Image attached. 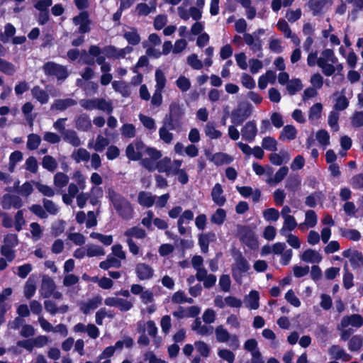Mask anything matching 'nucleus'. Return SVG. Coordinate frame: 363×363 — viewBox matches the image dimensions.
Masks as SVG:
<instances>
[{"label": "nucleus", "instance_id": "nucleus-49", "mask_svg": "<svg viewBox=\"0 0 363 363\" xmlns=\"http://www.w3.org/2000/svg\"><path fill=\"white\" fill-rule=\"evenodd\" d=\"M68 182V176L62 172H58L54 177V184L57 188L62 189L66 186Z\"/></svg>", "mask_w": 363, "mask_h": 363}, {"label": "nucleus", "instance_id": "nucleus-59", "mask_svg": "<svg viewBox=\"0 0 363 363\" xmlns=\"http://www.w3.org/2000/svg\"><path fill=\"white\" fill-rule=\"evenodd\" d=\"M123 136L128 138H133L135 136L136 130L135 125L130 123L124 124L121 129Z\"/></svg>", "mask_w": 363, "mask_h": 363}, {"label": "nucleus", "instance_id": "nucleus-23", "mask_svg": "<svg viewBox=\"0 0 363 363\" xmlns=\"http://www.w3.org/2000/svg\"><path fill=\"white\" fill-rule=\"evenodd\" d=\"M297 129L291 125H285L279 135V140L284 142H289L294 140L297 135Z\"/></svg>", "mask_w": 363, "mask_h": 363}, {"label": "nucleus", "instance_id": "nucleus-5", "mask_svg": "<svg viewBox=\"0 0 363 363\" xmlns=\"http://www.w3.org/2000/svg\"><path fill=\"white\" fill-rule=\"evenodd\" d=\"M238 234L242 242L251 249H256L258 247L257 237L253 230L249 227L245 226L240 228Z\"/></svg>", "mask_w": 363, "mask_h": 363}, {"label": "nucleus", "instance_id": "nucleus-63", "mask_svg": "<svg viewBox=\"0 0 363 363\" xmlns=\"http://www.w3.org/2000/svg\"><path fill=\"white\" fill-rule=\"evenodd\" d=\"M30 228L33 240L34 241L40 240L43 234L41 226L37 223H31L30 224Z\"/></svg>", "mask_w": 363, "mask_h": 363}, {"label": "nucleus", "instance_id": "nucleus-34", "mask_svg": "<svg viewBox=\"0 0 363 363\" xmlns=\"http://www.w3.org/2000/svg\"><path fill=\"white\" fill-rule=\"evenodd\" d=\"M71 157L77 163H79L87 162L90 159V154L86 149L79 148L73 151Z\"/></svg>", "mask_w": 363, "mask_h": 363}, {"label": "nucleus", "instance_id": "nucleus-46", "mask_svg": "<svg viewBox=\"0 0 363 363\" xmlns=\"http://www.w3.org/2000/svg\"><path fill=\"white\" fill-rule=\"evenodd\" d=\"M348 48L349 47H340V52L347 58L350 67H354L357 63V56L353 52L347 50Z\"/></svg>", "mask_w": 363, "mask_h": 363}, {"label": "nucleus", "instance_id": "nucleus-41", "mask_svg": "<svg viewBox=\"0 0 363 363\" xmlns=\"http://www.w3.org/2000/svg\"><path fill=\"white\" fill-rule=\"evenodd\" d=\"M124 235L128 239L129 238L133 240V238L137 239H143L145 238V231L138 227H133L125 231Z\"/></svg>", "mask_w": 363, "mask_h": 363}, {"label": "nucleus", "instance_id": "nucleus-31", "mask_svg": "<svg viewBox=\"0 0 363 363\" xmlns=\"http://www.w3.org/2000/svg\"><path fill=\"white\" fill-rule=\"evenodd\" d=\"M329 0H309L308 6L312 11V14L319 16L323 13V10Z\"/></svg>", "mask_w": 363, "mask_h": 363}, {"label": "nucleus", "instance_id": "nucleus-53", "mask_svg": "<svg viewBox=\"0 0 363 363\" xmlns=\"http://www.w3.org/2000/svg\"><path fill=\"white\" fill-rule=\"evenodd\" d=\"M264 218L267 221H277L279 218V212L274 208H269L262 213Z\"/></svg>", "mask_w": 363, "mask_h": 363}, {"label": "nucleus", "instance_id": "nucleus-51", "mask_svg": "<svg viewBox=\"0 0 363 363\" xmlns=\"http://www.w3.org/2000/svg\"><path fill=\"white\" fill-rule=\"evenodd\" d=\"M218 357L228 363H233L235 359V354L228 349H218Z\"/></svg>", "mask_w": 363, "mask_h": 363}, {"label": "nucleus", "instance_id": "nucleus-11", "mask_svg": "<svg viewBox=\"0 0 363 363\" xmlns=\"http://www.w3.org/2000/svg\"><path fill=\"white\" fill-rule=\"evenodd\" d=\"M211 199L218 206H223L226 203V197L222 185L216 183L211 191Z\"/></svg>", "mask_w": 363, "mask_h": 363}, {"label": "nucleus", "instance_id": "nucleus-6", "mask_svg": "<svg viewBox=\"0 0 363 363\" xmlns=\"http://www.w3.org/2000/svg\"><path fill=\"white\" fill-rule=\"evenodd\" d=\"M46 74L55 76L58 80L65 79L68 76L66 68L52 62L46 63L43 67Z\"/></svg>", "mask_w": 363, "mask_h": 363}, {"label": "nucleus", "instance_id": "nucleus-35", "mask_svg": "<svg viewBox=\"0 0 363 363\" xmlns=\"http://www.w3.org/2000/svg\"><path fill=\"white\" fill-rule=\"evenodd\" d=\"M155 201V196L150 192L142 191L138 195V202L145 207H151Z\"/></svg>", "mask_w": 363, "mask_h": 363}, {"label": "nucleus", "instance_id": "nucleus-14", "mask_svg": "<svg viewBox=\"0 0 363 363\" xmlns=\"http://www.w3.org/2000/svg\"><path fill=\"white\" fill-rule=\"evenodd\" d=\"M300 259L306 263L318 264L321 262L323 257L317 250L308 248L302 252Z\"/></svg>", "mask_w": 363, "mask_h": 363}, {"label": "nucleus", "instance_id": "nucleus-3", "mask_svg": "<svg viewBox=\"0 0 363 363\" xmlns=\"http://www.w3.org/2000/svg\"><path fill=\"white\" fill-rule=\"evenodd\" d=\"M216 340L218 342H228V345L234 350L240 347L238 337L236 335H231L223 325H218L215 329Z\"/></svg>", "mask_w": 363, "mask_h": 363}, {"label": "nucleus", "instance_id": "nucleus-25", "mask_svg": "<svg viewBox=\"0 0 363 363\" xmlns=\"http://www.w3.org/2000/svg\"><path fill=\"white\" fill-rule=\"evenodd\" d=\"M191 329L195 331L198 335L206 336L213 333V328L212 326H208L201 323L199 318H196L191 326Z\"/></svg>", "mask_w": 363, "mask_h": 363}, {"label": "nucleus", "instance_id": "nucleus-12", "mask_svg": "<svg viewBox=\"0 0 363 363\" xmlns=\"http://www.w3.org/2000/svg\"><path fill=\"white\" fill-rule=\"evenodd\" d=\"M23 204V201L18 196L5 194L1 199V206L4 209L19 208Z\"/></svg>", "mask_w": 363, "mask_h": 363}, {"label": "nucleus", "instance_id": "nucleus-37", "mask_svg": "<svg viewBox=\"0 0 363 363\" xmlns=\"http://www.w3.org/2000/svg\"><path fill=\"white\" fill-rule=\"evenodd\" d=\"M250 113L247 110L238 109L232 113V123L235 125H240L245 119H247Z\"/></svg>", "mask_w": 363, "mask_h": 363}, {"label": "nucleus", "instance_id": "nucleus-52", "mask_svg": "<svg viewBox=\"0 0 363 363\" xmlns=\"http://www.w3.org/2000/svg\"><path fill=\"white\" fill-rule=\"evenodd\" d=\"M244 347L252 353V357L260 356V352L257 350V342L255 339L247 340L245 342Z\"/></svg>", "mask_w": 363, "mask_h": 363}, {"label": "nucleus", "instance_id": "nucleus-22", "mask_svg": "<svg viewBox=\"0 0 363 363\" xmlns=\"http://www.w3.org/2000/svg\"><path fill=\"white\" fill-rule=\"evenodd\" d=\"M55 289L56 286L54 281L50 277H44L40 289V294L43 298H48L52 296Z\"/></svg>", "mask_w": 363, "mask_h": 363}, {"label": "nucleus", "instance_id": "nucleus-48", "mask_svg": "<svg viewBox=\"0 0 363 363\" xmlns=\"http://www.w3.org/2000/svg\"><path fill=\"white\" fill-rule=\"evenodd\" d=\"M23 160V154L21 151L16 150L12 152L9 157V170L13 172L16 164Z\"/></svg>", "mask_w": 363, "mask_h": 363}, {"label": "nucleus", "instance_id": "nucleus-39", "mask_svg": "<svg viewBox=\"0 0 363 363\" xmlns=\"http://www.w3.org/2000/svg\"><path fill=\"white\" fill-rule=\"evenodd\" d=\"M62 136L65 141L67 142L73 146L78 147L82 144L77 133L74 130H67L63 133Z\"/></svg>", "mask_w": 363, "mask_h": 363}, {"label": "nucleus", "instance_id": "nucleus-56", "mask_svg": "<svg viewBox=\"0 0 363 363\" xmlns=\"http://www.w3.org/2000/svg\"><path fill=\"white\" fill-rule=\"evenodd\" d=\"M301 184V179L298 176H290L286 182V188L290 191H296Z\"/></svg>", "mask_w": 363, "mask_h": 363}, {"label": "nucleus", "instance_id": "nucleus-38", "mask_svg": "<svg viewBox=\"0 0 363 363\" xmlns=\"http://www.w3.org/2000/svg\"><path fill=\"white\" fill-rule=\"evenodd\" d=\"M123 37L130 45H138L140 42V35L134 28H132L130 31L125 32Z\"/></svg>", "mask_w": 363, "mask_h": 363}, {"label": "nucleus", "instance_id": "nucleus-19", "mask_svg": "<svg viewBox=\"0 0 363 363\" xmlns=\"http://www.w3.org/2000/svg\"><path fill=\"white\" fill-rule=\"evenodd\" d=\"M342 256L350 259L353 267H363V255L357 250H347L342 252Z\"/></svg>", "mask_w": 363, "mask_h": 363}, {"label": "nucleus", "instance_id": "nucleus-50", "mask_svg": "<svg viewBox=\"0 0 363 363\" xmlns=\"http://www.w3.org/2000/svg\"><path fill=\"white\" fill-rule=\"evenodd\" d=\"M155 89L162 91L165 86L167 79L164 73L160 69H157L155 72Z\"/></svg>", "mask_w": 363, "mask_h": 363}, {"label": "nucleus", "instance_id": "nucleus-40", "mask_svg": "<svg viewBox=\"0 0 363 363\" xmlns=\"http://www.w3.org/2000/svg\"><path fill=\"white\" fill-rule=\"evenodd\" d=\"M303 88V84L299 79H292L288 82L286 89L290 95H294Z\"/></svg>", "mask_w": 363, "mask_h": 363}, {"label": "nucleus", "instance_id": "nucleus-26", "mask_svg": "<svg viewBox=\"0 0 363 363\" xmlns=\"http://www.w3.org/2000/svg\"><path fill=\"white\" fill-rule=\"evenodd\" d=\"M215 240L216 234L214 233L209 232L199 235V243L201 251L204 253L207 252L208 250V245L210 242H213Z\"/></svg>", "mask_w": 363, "mask_h": 363}, {"label": "nucleus", "instance_id": "nucleus-62", "mask_svg": "<svg viewBox=\"0 0 363 363\" xmlns=\"http://www.w3.org/2000/svg\"><path fill=\"white\" fill-rule=\"evenodd\" d=\"M363 343V339L358 335L353 336L348 344V348L350 351L359 350Z\"/></svg>", "mask_w": 363, "mask_h": 363}, {"label": "nucleus", "instance_id": "nucleus-13", "mask_svg": "<svg viewBox=\"0 0 363 363\" xmlns=\"http://www.w3.org/2000/svg\"><path fill=\"white\" fill-rule=\"evenodd\" d=\"M328 354L333 359H340L343 362L351 360L352 356L338 345H333L328 349Z\"/></svg>", "mask_w": 363, "mask_h": 363}, {"label": "nucleus", "instance_id": "nucleus-42", "mask_svg": "<svg viewBox=\"0 0 363 363\" xmlns=\"http://www.w3.org/2000/svg\"><path fill=\"white\" fill-rule=\"evenodd\" d=\"M204 133L211 139H218L221 137L222 133L216 128L213 123H207L204 128Z\"/></svg>", "mask_w": 363, "mask_h": 363}, {"label": "nucleus", "instance_id": "nucleus-55", "mask_svg": "<svg viewBox=\"0 0 363 363\" xmlns=\"http://www.w3.org/2000/svg\"><path fill=\"white\" fill-rule=\"evenodd\" d=\"M323 106L320 103H316L310 108L309 119L311 121H316L321 116Z\"/></svg>", "mask_w": 363, "mask_h": 363}, {"label": "nucleus", "instance_id": "nucleus-57", "mask_svg": "<svg viewBox=\"0 0 363 363\" xmlns=\"http://www.w3.org/2000/svg\"><path fill=\"white\" fill-rule=\"evenodd\" d=\"M286 238V242L294 249H299L301 245V241L298 236L291 233L282 235Z\"/></svg>", "mask_w": 363, "mask_h": 363}, {"label": "nucleus", "instance_id": "nucleus-36", "mask_svg": "<svg viewBox=\"0 0 363 363\" xmlns=\"http://www.w3.org/2000/svg\"><path fill=\"white\" fill-rule=\"evenodd\" d=\"M31 93L33 96L42 104H46L49 100L48 94L38 86H34Z\"/></svg>", "mask_w": 363, "mask_h": 363}, {"label": "nucleus", "instance_id": "nucleus-8", "mask_svg": "<svg viewBox=\"0 0 363 363\" xmlns=\"http://www.w3.org/2000/svg\"><path fill=\"white\" fill-rule=\"evenodd\" d=\"M104 303L106 306H114L121 311H128L133 306V303L130 300H127L118 297H108Z\"/></svg>", "mask_w": 363, "mask_h": 363}, {"label": "nucleus", "instance_id": "nucleus-21", "mask_svg": "<svg viewBox=\"0 0 363 363\" xmlns=\"http://www.w3.org/2000/svg\"><path fill=\"white\" fill-rule=\"evenodd\" d=\"M259 292L252 290L249 294L244 297V303L246 308L250 310H257L259 306Z\"/></svg>", "mask_w": 363, "mask_h": 363}, {"label": "nucleus", "instance_id": "nucleus-1", "mask_svg": "<svg viewBox=\"0 0 363 363\" xmlns=\"http://www.w3.org/2000/svg\"><path fill=\"white\" fill-rule=\"evenodd\" d=\"M307 62L309 66H314L317 64L326 76H331L336 72H339L342 70V65L338 63L337 59L330 49L322 52L319 57L316 52H311L308 55Z\"/></svg>", "mask_w": 363, "mask_h": 363}, {"label": "nucleus", "instance_id": "nucleus-28", "mask_svg": "<svg viewBox=\"0 0 363 363\" xmlns=\"http://www.w3.org/2000/svg\"><path fill=\"white\" fill-rule=\"evenodd\" d=\"M277 75L275 72L269 70L264 74L259 77L258 80V86L260 89H264L267 84H274Z\"/></svg>", "mask_w": 363, "mask_h": 363}, {"label": "nucleus", "instance_id": "nucleus-4", "mask_svg": "<svg viewBox=\"0 0 363 363\" xmlns=\"http://www.w3.org/2000/svg\"><path fill=\"white\" fill-rule=\"evenodd\" d=\"M234 259L235 263L232 267L233 277L238 283L241 284L242 274L247 272L250 266L240 253L235 255Z\"/></svg>", "mask_w": 363, "mask_h": 363}, {"label": "nucleus", "instance_id": "nucleus-45", "mask_svg": "<svg viewBox=\"0 0 363 363\" xmlns=\"http://www.w3.org/2000/svg\"><path fill=\"white\" fill-rule=\"evenodd\" d=\"M226 218V212L223 208H218L214 213L211 216V223L220 225H222Z\"/></svg>", "mask_w": 363, "mask_h": 363}, {"label": "nucleus", "instance_id": "nucleus-47", "mask_svg": "<svg viewBox=\"0 0 363 363\" xmlns=\"http://www.w3.org/2000/svg\"><path fill=\"white\" fill-rule=\"evenodd\" d=\"M277 145L278 143L276 139L270 136L264 138L262 142V147L264 150L271 152H275L277 150Z\"/></svg>", "mask_w": 363, "mask_h": 363}, {"label": "nucleus", "instance_id": "nucleus-17", "mask_svg": "<svg viewBox=\"0 0 363 363\" xmlns=\"http://www.w3.org/2000/svg\"><path fill=\"white\" fill-rule=\"evenodd\" d=\"M257 129L254 121L247 122L241 130L242 139L247 142H252L257 135Z\"/></svg>", "mask_w": 363, "mask_h": 363}, {"label": "nucleus", "instance_id": "nucleus-64", "mask_svg": "<svg viewBox=\"0 0 363 363\" xmlns=\"http://www.w3.org/2000/svg\"><path fill=\"white\" fill-rule=\"evenodd\" d=\"M65 229V223L62 220H57L52 223L51 227L52 234L57 237L61 235Z\"/></svg>", "mask_w": 363, "mask_h": 363}, {"label": "nucleus", "instance_id": "nucleus-9", "mask_svg": "<svg viewBox=\"0 0 363 363\" xmlns=\"http://www.w3.org/2000/svg\"><path fill=\"white\" fill-rule=\"evenodd\" d=\"M363 325V318L361 315L354 314L342 318L340 325L337 326L338 330L347 328L349 326L354 328H360Z\"/></svg>", "mask_w": 363, "mask_h": 363}, {"label": "nucleus", "instance_id": "nucleus-32", "mask_svg": "<svg viewBox=\"0 0 363 363\" xmlns=\"http://www.w3.org/2000/svg\"><path fill=\"white\" fill-rule=\"evenodd\" d=\"M233 160L232 156L224 152L215 153L211 157V161L217 166L230 164Z\"/></svg>", "mask_w": 363, "mask_h": 363}, {"label": "nucleus", "instance_id": "nucleus-61", "mask_svg": "<svg viewBox=\"0 0 363 363\" xmlns=\"http://www.w3.org/2000/svg\"><path fill=\"white\" fill-rule=\"evenodd\" d=\"M105 254L104 249L98 245H89L86 248V255L89 257H96Z\"/></svg>", "mask_w": 363, "mask_h": 363}, {"label": "nucleus", "instance_id": "nucleus-29", "mask_svg": "<svg viewBox=\"0 0 363 363\" xmlns=\"http://www.w3.org/2000/svg\"><path fill=\"white\" fill-rule=\"evenodd\" d=\"M76 128L82 131H88L91 127V121L86 113L80 114L75 121Z\"/></svg>", "mask_w": 363, "mask_h": 363}, {"label": "nucleus", "instance_id": "nucleus-44", "mask_svg": "<svg viewBox=\"0 0 363 363\" xmlns=\"http://www.w3.org/2000/svg\"><path fill=\"white\" fill-rule=\"evenodd\" d=\"M112 86L116 91L119 92L123 96L130 95L129 86L123 81H114L112 82Z\"/></svg>", "mask_w": 363, "mask_h": 363}, {"label": "nucleus", "instance_id": "nucleus-24", "mask_svg": "<svg viewBox=\"0 0 363 363\" xmlns=\"http://www.w3.org/2000/svg\"><path fill=\"white\" fill-rule=\"evenodd\" d=\"M265 31L264 29H259L257 32L254 33V35L245 33L244 35V40L247 45H262L264 41L259 38V35H264Z\"/></svg>", "mask_w": 363, "mask_h": 363}, {"label": "nucleus", "instance_id": "nucleus-60", "mask_svg": "<svg viewBox=\"0 0 363 363\" xmlns=\"http://www.w3.org/2000/svg\"><path fill=\"white\" fill-rule=\"evenodd\" d=\"M316 140L320 145L326 147L330 144V136L328 133L325 130H318L316 133Z\"/></svg>", "mask_w": 363, "mask_h": 363}, {"label": "nucleus", "instance_id": "nucleus-15", "mask_svg": "<svg viewBox=\"0 0 363 363\" xmlns=\"http://www.w3.org/2000/svg\"><path fill=\"white\" fill-rule=\"evenodd\" d=\"M199 307L193 306L188 308L179 307L173 313V315L177 318H194L200 313Z\"/></svg>", "mask_w": 363, "mask_h": 363}, {"label": "nucleus", "instance_id": "nucleus-58", "mask_svg": "<svg viewBox=\"0 0 363 363\" xmlns=\"http://www.w3.org/2000/svg\"><path fill=\"white\" fill-rule=\"evenodd\" d=\"M42 165L48 171L54 172L57 168V163L52 157L47 155L43 157Z\"/></svg>", "mask_w": 363, "mask_h": 363}, {"label": "nucleus", "instance_id": "nucleus-27", "mask_svg": "<svg viewBox=\"0 0 363 363\" xmlns=\"http://www.w3.org/2000/svg\"><path fill=\"white\" fill-rule=\"evenodd\" d=\"M283 225L279 230V233L281 235L291 233L296 227L298 228V224L293 216L283 218Z\"/></svg>", "mask_w": 363, "mask_h": 363}, {"label": "nucleus", "instance_id": "nucleus-2", "mask_svg": "<svg viewBox=\"0 0 363 363\" xmlns=\"http://www.w3.org/2000/svg\"><path fill=\"white\" fill-rule=\"evenodd\" d=\"M108 196L121 217L125 220H129L133 217V208L127 199L112 189L108 190Z\"/></svg>", "mask_w": 363, "mask_h": 363}, {"label": "nucleus", "instance_id": "nucleus-54", "mask_svg": "<svg viewBox=\"0 0 363 363\" xmlns=\"http://www.w3.org/2000/svg\"><path fill=\"white\" fill-rule=\"evenodd\" d=\"M41 142L40 137L37 134H30L28 136L27 147L29 150H35L38 147Z\"/></svg>", "mask_w": 363, "mask_h": 363}, {"label": "nucleus", "instance_id": "nucleus-20", "mask_svg": "<svg viewBox=\"0 0 363 363\" xmlns=\"http://www.w3.org/2000/svg\"><path fill=\"white\" fill-rule=\"evenodd\" d=\"M108 144V139L99 134L95 140H91L89 141L87 147L89 149H94L96 152H103Z\"/></svg>", "mask_w": 363, "mask_h": 363}, {"label": "nucleus", "instance_id": "nucleus-30", "mask_svg": "<svg viewBox=\"0 0 363 363\" xmlns=\"http://www.w3.org/2000/svg\"><path fill=\"white\" fill-rule=\"evenodd\" d=\"M77 104V101L74 99L67 98L64 99H57L51 106V109L64 111L69 107L73 106Z\"/></svg>", "mask_w": 363, "mask_h": 363}, {"label": "nucleus", "instance_id": "nucleus-18", "mask_svg": "<svg viewBox=\"0 0 363 363\" xmlns=\"http://www.w3.org/2000/svg\"><path fill=\"white\" fill-rule=\"evenodd\" d=\"M102 303V298L96 296L91 299L80 303V310L84 313L88 314L97 308Z\"/></svg>", "mask_w": 363, "mask_h": 363}, {"label": "nucleus", "instance_id": "nucleus-43", "mask_svg": "<svg viewBox=\"0 0 363 363\" xmlns=\"http://www.w3.org/2000/svg\"><path fill=\"white\" fill-rule=\"evenodd\" d=\"M340 233L342 237L353 241H357L361 238L360 233L355 229L340 228Z\"/></svg>", "mask_w": 363, "mask_h": 363}, {"label": "nucleus", "instance_id": "nucleus-7", "mask_svg": "<svg viewBox=\"0 0 363 363\" xmlns=\"http://www.w3.org/2000/svg\"><path fill=\"white\" fill-rule=\"evenodd\" d=\"M144 151V143L136 140L128 145L125 153L129 160L137 161L142 158Z\"/></svg>", "mask_w": 363, "mask_h": 363}, {"label": "nucleus", "instance_id": "nucleus-33", "mask_svg": "<svg viewBox=\"0 0 363 363\" xmlns=\"http://www.w3.org/2000/svg\"><path fill=\"white\" fill-rule=\"evenodd\" d=\"M288 172L289 168L287 167H281L273 177L269 176V177L267 179V182L270 185L275 186L284 179Z\"/></svg>", "mask_w": 363, "mask_h": 363}, {"label": "nucleus", "instance_id": "nucleus-10", "mask_svg": "<svg viewBox=\"0 0 363 363\" xmlns=\"http://www.w3.org/2000/svg\"><path fill=\"white\" fill-rule=\"evenodd\" d=\"M318 223V216L313 210H308L305 213V219L303 223L298 224V229L305 232L309 228L315 227Z\"/></svg>", "mask_w": 363, "mask_h": 363}, {"label": "nucleus", "instance_id": "nucleus-16", "mask_svg": "<svg viewBox=\"0 0 363 363\" xmlns=\"http://www.w3.org/2000/svg\"><path fill=\"white\" fill-rule=\"evenodd\" d=\"M135 273L140 280H148L152 278L154 269L147 264L139 263L135 267Z\"/></svg>", "mask_w": 363, "mask_h": 363}]
</instances>
